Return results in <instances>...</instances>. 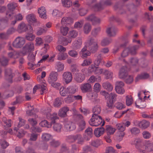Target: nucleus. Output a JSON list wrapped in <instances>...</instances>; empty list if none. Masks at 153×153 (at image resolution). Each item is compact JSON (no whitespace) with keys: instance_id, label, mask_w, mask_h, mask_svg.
<instances>
[{"instance_id":"nucleus-2","label":"nucleus","mask_w":153,"mask_h":153,"mask_svg":"<svg viewBox=\"0 0 153 153\" xmlns=\"http://www.w3.org/2000/svg\"><path fill=\"white\" fill-rule=\"evenodd\" d=\"M59 119L57 114L54 113L51 116V125L53 124L54 130L57 132H60L62 128V125L58 123H56L55 120Z\"/></svg>"},{"instance_id":"nucleus-4","label":"nucleus","mask_w":153,"mask_h":153,"mask_svg":"<svg viewBox=\"0 0 153 153\" xmlns=\"http://www.w3.org/2000/svg\"><path fill=\"white\" fill-rule=\"evenodd\" d=\"M102 121V119L101 116L98 115H93L89 123L91 126H97L100 125Z\"/></svg>"},{"instance_id":"nucleus-18","label":"nucleus","mask_w":153,"mask_h":153,"mask_svg":"<svg viewBox=\"0 0 153 153\" xmlns=\"http://www.w3.org/2000/svg\"><path fill=\"white\" fill-rule=\"evenodd\" d=\"M81 119L78 120V125L79 128L81 130H83L85 128V123L83 119V117L80 115Z\"/></svg>"},{"instance_id":"nucleus-46","label":"nucleus","mask_w":153,"mask_h":153,"mask_svg":"<svg viewBox=\"0 0 153 153\" xmlns=\"http://www.w3.org/2000/svg\"><path fill=\"white\" fill-rule=\"evenodd\" d=\"M27 58L29 62L34 63L35 60V54L30 53L29 54Z\"/></svg>"},{"instance_id":"nucleus-6","label":"nucleus","mask_w":153,"mask_h":153,"mask_svg":"<svg viewBox=\"0 0 153 153\" xmlns=\"http://www.w3.org/2000/svg\"><path fill=\"white\" fill-rule=\"evenodd\" d=\"M62 79L66 84H68L71 82L72 79V76L71 73L69 72H65L63 73L62 75Z\"/></svg>"},{"instance_id":"nucleus-28","label":"nucleus","mask_w":153,"mask_h":153,"mask_svg":"<svg viewBox=\"0 0 153 153\" xmlns=\"http://www.w3.org/2000/svg\"><path fill=\"white\" fill-rule=\"evenodd\" d=\"M81 54L82 57L84 58H86L87 56H89L91 54V53L84 47L82 50Z\"/></svg>"},{"instance_id":"nucleus-14","label":"nucleus","mask_w":153,"mask_h":153,"mask_svg":"<svg viewBox=\"0 0 153 153\" xmlns=\"http://www.w3.org/2000/svg\"><path fill=\"white\" fill-rule=\"evenodd\" d=\"M116 130V129L115 128L110 125L106 126L105 130L108 135H111L113 134Z\"/></svg>"},{"instance_id":"nucleus-27","label":"nucleus","mask_w":153,"mask_h":153,"mask_svg":"<svg viewBox=\"0 0 153 153\" xmlns=\"http://www.w3.org/2000/svg\"><path fill=\"white\" fill-rule=\"evenodd\" d=\"M27 29V27L24 23H22L19 25L18 28V30L19 33L25 31Z\"/></svg>"},{"instance_id":"nucleus-32","label":"nucleus","mask_w":153,"mask_h":153,"mask_svg":"<svg viewBox=\"0 0 153 153\" xmlns=\"http://www.w3.org/2000/svg\"><path fill=\"white\" fill-rule=\"evenodd\" d=\"M31 33H28L26 36V38L27 39L30 41H33L35 39V36L33 34V30L31 29Z\"/></svg>"},{"instance_id":"nucleus-54","label":"nucleus","mask_w":153,"mask_h":153,"mask_svg":"<svg viewBox=\"0 0 153 153\" xmlns=\"http://www.w3.org/2000/svg\"><path fill=\"white\" fill-rule=\"evenodd\" d=\"M91 30V27L90 25L87 24L85 25L84 27V32L86 33H89Z\"/></svg>"},{"instance_id":"nucleus-38","label":"nucleus","mask_w":153,"mask_h":153,"mask_svg":"<svg viewBox=\"0 0 153 153\" xmlns=\"http://www.w3.org/2000/svg\"><path fill=\"white\" fill-rule=\"evenodd\" d=\"M101 85L98 83H96L93 87L94 91L96 93H98L99 92L101 89Z\"/></svg>"},{"instance_id":"nucleus-37","label":"nucleus","mask_w":153,"mask_h":153,"mask_svg":"<svg viewBox=\"0 0 153 153\" xmlns=\"http://www.w3.org/2000/svg\"><path fill=\"white\" fill-rule=\"evenodd\" d=\"M39 125L43 127H46L47 128L51 127V124L48 123V122L46 120H44L41 121L39 123Z\"/></svg>"},{"instance_id":"nucleus-60","label":"nucleus","mask_w":153,"mask_h":153,"mask_svg":"<svg viewBox=\"0 0 153 153\" xmlns=\"http://www.w3.org/2000/svg\"><path fill=\"white\" fill-rule=\"evenodd\" d=\"M68 54L70 56L74 57H76L78 55L76 51L74 50L69 51L68 52Z\"/></svg>"},{"instance_id":"nucleus-31","label":"nucleus","mask_w":153,"mask_h":153,"mask_svg":"<svg viewBox=\"0 0 153 153\" xmlns=\"http://www.w3.org/2000/svg\"><path fill=\"white\" fill-rule=\"evenodd\" d=\"M101 110V107L99 105H98L94 107L93 109L94 113L93 115H98L100 113Z\"/></svg>"},{"instance_id":"nucleus-53","label":"nucleus","mask_w":153,"mask_h":153,"mask_svg":"<svg viewBox=\"0 0 153 153\" xmlns=\"http://www.w3.org/2000/svg\"><path fill=\"white\" fill-rule=\"evenodd\" d=\"M56 49L60 52H64L66 50V48L60 45H59L56 48Z\"/></svg>"},{"instance_id":"nucleus-62","label":"nucleus","mask_w":153,"mask_h":153,"mask_svg":"<svg viewBox=\"0 0 153 153\" xmlns=\"http://www.w3.org/2000/svg\"><path fill=\"white\" fill-rule=\"evenodd\" d=\"M101 60V56L99 55L98 56L97 59L95 60L94 62V65L96 66H98L100 65Z\"/></svg>"},{"instance_id":"nucleus-11","label":"nucleus","mask_w":153,"mask_h":153,"mask_svg":"<svg viewBox=\"0 0 153 153\" xmlns=\"http://www.w3.org/2000/svg\"><path fill=\"white\" fill-rule=\"evenodd\" d=\"M71 90L72 89L71 88H66L62 86L60 89V94L62 96H65L67 95L72 93L71 92Z\"/></svg>"},{"instance_id":"nucleus-51","label":"nucleus","mask_w":153,"mask_h":153,"mask_svg":"<svg viewBox=\"0 0 153 153\" xmlns=\"http://www.w3.org/2000/svg\"><path fill=\"white\" fill-rule=\"evenodd\" d=\"M28 68L32 70H33L35 69L34 66H36V67H37L39 66V65H36L34 64V63L32 62H29L28 63Z\"/></svg>"},{"instance_id":"nucleus-3","label":"nucleus","mask_w":153,"mask_h":153,"mask_svg":"<svg viewBox=\"0 0 153 153\" xmlns=\"http://www.w3.org/2000/svg\"><path fill=\"white\" fill-rule=\"evenodd\" d=\"M38 117V115H36L35 118H30L28 120V123L32 126L31 128L32 131L35 132L41 131V130L39 128L35 127L38 123L37 118Z\"/></svg>"},{"instance_id":"nucleus-1","label":"nucleus","mask_w":153,"mask_h":153,"mask_svg":"<svg viewBox=\"0 0 153 153\" xmlns=\"http://www.w3.org/2000/svg\"><path fill=\"white\" fill-rule=\"evenodd\" d=\"M128 69L126 67L121 68L120 71L119 77L120 78L125 79V82L128 84L132 83L134 80L132 76L127 74Z\"/></svg>"},{"instance_id":"nucleus-10","label":"nucleus","mask_w":153,"mask_h":153,"mask_svg":"<svg viewBox=\"0 0 153 153\" xmlns=\"http://www.w3.org/2000/svg\"><path fill=\"white\" fill-rule=\"evenodd\" d=\"M85 46L88 49H96L97 48V44L96 42H93L92 39L86 42Z\"/></svg>"},{"instance_id":"nucleus-8","label":"nucleus","mask_w":153,"mask_h":153,"mask_svg":"<svg viewBox=\"0 0 153 153\" xmlns=\"http://www.w3.org/2000/svg\"><path fill=\"white\" fill-rule=\"evenodd\" d=\"M58 74L57 72L52 71L50 73L48 79V82L50 84L57 81L58 79Z\"/></svg>"},{"instance_id":"nucleus-44","label":"nucleus","mask_w":153,"mask_h":153,"mask_svg":"<svg viewBox=\"0 0 153 153\" xmlns=\"http://www.w3.org/2000/svg\"><path fill=\"white\" fill-rule=\"evenodd\" d=\"M62 101L60 99L57 98L55 100L54 105L55 107H59L62 104Z\"/></svg>"},{"instance_id":"nucleus-63","label":"nucleus","mask_w":153,"mask_h":153,"mask_svg":"<svg viewBox=\"0 0 153 153\" xmlns=\"http://www.w3.org/2000/svg\"><path fill=\"white\" fill-rule=\"evenodd\" d=\"M143 137L145 139H148L151 136L150 134L147 131L143 132Z\"/></svg>"},{"instance_id":"nucleus-29","label":"nucleus","mask_w":153,"mask_h":153,"mask_svg":"<svg viewBox=\"0 0 153 153\" xmlns=\"http://www.w3.org/2000/svg\"><path fill=\"white\" fill-rule=\"evenodd\" d=\"M149 74L146 73H143L140 75H138L136 78V80L138 81L139 79H146L149 78Z\"/></svg>"},{"instance_id":"nucleus-16","label":"nucleus","mask_w":153,"mask_h":153,"mask_svg":"<svg viewBox=\"0 0 153 153\" xmlns=\"http://www.w3.org/2000/svg\"><path fill=\"white\" fill-rule=\"evenodd\" d=\"M69 110V109L67 107H64L59 111V115L61 117H65L67 116V112Z\"/></svg>"},{"instance_id":"nucleus-52","label":"nucleus","mask_w":153,"mask_h":153,"mask_svg":"<svg viewBox=\"0 0 153 153\" xmlns=\"http://www.w3.org/2000/svg\"><path fill=\"white\" fill-rule=\"evenodd\" d=\"M105 153H117L116 150L112 147L107 148Z\"/></svg>"},{"instance_id":"nucleus-17","label":"nucleus","mask_w":153,"mask_h":153,"mask_svg":"<svg viewBox=\"0 0 153 153\" xmlns=\"http://www.w3.org/2000/svg\"><path fill=\"white\" fill-rule=\"evenodd\" d=\"M73 19L69 17H64L62 19L61 23L62 25H67L73 23Z\"/></svg>"},{"instance_id":"nucleus-25","label":"nucleus","mask_w":153,"mask_h":153,"mask_svg":"<svg viewBox=\"0 0 153 153\" xmlns=\"http://www.w3.org/2000/svg\"><path fill=\"white\" fill-rule=\"evenodd\" d=\"M142 143V140L140 138H136L134 140L132 141V144L135 145L136 148L137 149H139L141 146Z\"/></svg>"},{"instance_id":"nucleus-57","label":"nucleus","mask_w":153,"mask_h":153,"mask_svg":"<svg viewBox=\"0 0 153 153\" xmlns=\"http://www.w3.org/2000/svg\"><path fill=\"white\" fill-rule=\"evenodd\" d=\"M97 79L93 75L89 78L88 82L89 83H93L97 81Z\"/></svg>"},{"instance_id":"nucleus-48","label":"nucleus","mask_w":153,"mask_h":153,"mask_svg":"<svg viewBox=\"0 0 153 153\" xmlns=\"http://www.w3.org/2000/svg\"><path fill=\"white\" fill-rule=\"evenodd\" d=\"M115 106L116 108L119 110L122 109L123 108H125V106L123 103L122 102H118L115 104Z\"/></svg>"},{"instance_id":"nucleus-45","label":"nucleus","mask_w":153,"mask_h":153,"mask_svg":"<svg viewBox=\"0 0 153 153\" xmlns=\"http://www.w3.org/2000/svg\"><path fill=\"white\" fill-rule=\"evenodd\" d=\"M35 45L37 46H39L43 44L44 41L43 39L41 38L37 37L35 40Z\"/></svg>"},{"instance_id":"nucleus-55","label":"nucleus","mask_w":153,"mask_h":153,"mask_svg":"<svg viewBox=\"0 0 153 153\" xmlns=\"http://www.w3.org/2000/svg\"><path fill=\"white\" fill-rule=\"evenodd\" d=\"M1 145L3 149L6 148L8 145V143L4 140H1L0 141Z\"/></svg>"},{"instance_id":"nucleus-5","label":"nucleus","mask_w":153,"mask_h":153,"mask_svg":"<svg viewBox=\"0 0 153 153\" xmlns=\"http://www.w3.org/2000/svg\"><path fill=\"white\" fill-rule=\"evenodd\" d=\"M27 19L29 23L33 26H37L39 23L37 21L35 16L33 14H30L27 16Z\"/></svg>"},{"instance_id":"nucleus-42","label":"nucleus","mask_w":153,"mask_h":153,"mask_svg":"<svg viewBox=\"0 0 153 153\" xmlns=\"http://www.w3.org/2000/svg\"><path fill=\"white\" fill-rule=\"evenodd\" d=\"M68 56L66 53H63L59 54L58 55V59L59 60H64L67 59Z\"/></svg>"},{"instance_id":"nucleus-64","label":"nucleus","mask_w":153,"mask_h":153,"mask_svg":"<svg viewBox=\"0 0 153 153\" xmlns=\"http://www.w3.org/2000/svg\"><path fill=\"white\" fill-rule=\"evenodd\" d=\"M114 103L112 101L108 100L107 102L106 106L108 108L111 109L113 108Z\"/></svg>"},{"instance_id":"nucleus-43","label":"nucleus","mask_w":153,"mask_h":153,"mask_svg":"<svg viewBox=\"0 0 153 153\" xmlns=\"http://www.w3.org/2000/svg\"><path fill=\"white\" fill-rule=\"evenodd\" d=\"M62 1L64 7H69L72 5V2L69 0H62Z\"/></svg>"},{"instance_id":"nucleus-50","label":"nucleus","mask_w":153,"mask_h":153,"mask_svg":"<svg viewBox=\"0 0 153 153\" xmlns=\"http://www.w3.org/2000/svg\"><path fill=\"white\" fill-rule=\"evenodd\" d=\"M91 63L92 60L91 59H86L84 60L83 63L81 65L83 66H87L90 65Z\"/></svg>"},{"instance_id":"nucleus-13","label":"nucleus","mask_w":153,"mask_h":153,"mask_svg":"<svg viewBox=\"0 0 153 153\" xmlns=\"http://www.w3.org/2000/svg\"><path fill=\"white\" fill-rule=\"evenodd\" d=\"M89 70L91 73L94 72L95 74H101L103 72V70L102 69H100L98 67H96L95 66L89 67Z\"/></svg>"},{"instance_id":"nucleus-40","label":"nucleus","mask_w":153,"mask_h":153,"mask_svg":"<svg viewBox=\"0 0 153 153\" xmlns=\"http://www.w3.org/2000/svg\"><path fill=\"white\" fill-rule=\"evenodd\" d=\"M103 87L109 91H111L113 89L112 86L109 82H105L103 84Z\"/></svg>"},{"instance_id":"nucleus-56","label":"nucleus","mask_w":153,"mask_h":153,"mask_svg":"<svg viewBox=\"0 0 153 153\" xmlns=\"http://www.w3.org/2000/svg\"><path fill=\"white\" fill-rule=\"evenodd\" d=\"M105 74L106 76V78L107 79L112 77L113 73L107 70H106L105 72Z\"/></svg>"},{"instance_id":"nucleus-15","label":"nucleus","mask_w":153,"mask_h":153,"mask_svg":"<svg viewBox=\"0 0 153 153\" xmlns=\"http://www.w3.org/2000/svg\"><path fill=\"white\" fill-rule=\"evenodd\" d=\"M38 13L40 16L43 19L46 18V10L44 7H41L38 9Z\"/></svg>"},{"instance_id":"nucleus-61","label":"nucleus","mask_w":153,"mask_h":153,"mask_svg":"<svg viewBox=\"0 0 153 153\" xmlns=\"http://www.w3.org/2000/svg\"><path fill=\"white\" fill-rule=\"evenodd\" d=\"M111 28H107L106 32L108 35L109 36H114L115 35V32L114 31L111 32Z\"/></svg>"},{"instance_id":"nucleus-39","label":"nucleus","mask_w":153,"mask_h":153,"mask_svg":"<svg viewBox=\"0 0 153 153\" xmlns=\"http://www.w3.org/2000/svg\"><path fill=\"white\" fill-rule=\"evenodd\" d=\"M69 30V28L67 27H62L60 28V32L64 36L67 35Z\"/></svg>"},{"instance_id":"nucleus-30","label":"nucleus","mask_w":153,"mask_h":153,"mask_svg":"<svg viewBox=\"0 0 153 153\" xmlns=\"http://www.w3.org/2000/svg\"><path fill=\"white\" fill-rule=\"evenodd\" d=\"M71 39L69 37L67 38L63 37L62 39V42L61 44H62L63 45L66 46L68 45L69 43H70L71 42Z\"/></svg>"},{"instance_id":"nucleus-49","label":"nucleus","mask_w":153,"mask_h":153,"mask_svg":"<svg viewBox=\"0 0 153 153\" xmlns=\"http://www.w3.org/2000/svg\"><path fill=\"white\" fill-rule=\"evenodd\" d=\"M131 133L132 135H135L140 132V130L137 128L134 127L132 128L130 130Z\"/></svg>"},{"instance_id":"nucleus-58","label":"nucleus","mask_w":153,"mask_h":153,"mask_svg":"<svg viewBox=\"0 0 153 153\" xmlns=\"http://www.w3.org/2000/svg\"><path fill=\"white\" fill-rule=\"evenodd\" d=\"M78 35L77 32L76 31L73 30L70 32V36L71 39V38H74L77 36Z\"/></svg>"},{"instance_id":"nucleus-47","label":"nucleus","mask_w":153,"mask_h":153,"mask_svg":"<svg viewBox=\"0 0 153 153\" xmlns=\"http://www.w3.org/2000/svg\"><path fill=\"white\" fill-rule=\"evenodd\" d=\"M115 90L119 94H123L125 92V90L123 87L121 88L118 86H116Z\"/></svg>"},{"instance_id":"nucleus-33","label":"nucleus","mask_w":153,"mask_h":153,"mask_svg":"<svg viewBox=\"0 0 153 153\" xmlns=\"http://www.w3.org/2000/svg\"><path fill=\"white\" fill-rule=\"evenodd\" d=\"M116 126L117 131H124L125 130L126 127L124 126L123 123L117 124Z\"/></svg>"},{"instance_id":"nucleus-59","label":"nucleus","mask_w":153,"mask_h":153,"mask_svg":"<svg viewBox=\"0 0 153 153\" xmlns=\"http://www.w3.org/2000/svg\"><path fill=\"white\" fill-rule=\"evenodd\" d=\"M19 123L18 126L19 127H20L23 126L25 125V121L24 120L22 119L20 117L19 118Z\"/></svg>"},{"instance_id":"nucleus-21","label":"nucleus","mask_w":153,"mask_h":153,"mask_svg":"<svg viewBox=\"0 0 153 153\" xmlns=\"http://www.w3.org/2000/svg\"><path fill=\"white\" fill-rule=\"evenodd\" d=\"M71 141H69V142H72L76 140H78V143L80 144H82L84 142L82 138L80 135H78L76 137H71L70 138Z\"/></svg>"},{"instance_id":"nucleus-19","label":"nucleus","mask_w":153,"mask_h":153,"mask_svg":"<svg viewBox=\"0 0 153 153\" xmlns=\"http://www.w3.org/2000/svg\"><path fill=\"white\" fill-rule=\"evenodd\" d=\"M145 149L148 151H153V143L149 141H146L144 143Z\"/></svg>"},{"instance_id":"nucleus-7","label":"nucleus","mask_w":153,"mask_h":153,"mask_svg":"<svg viewBox=\"0 0 153 153\" xmlns=\"http://www.w3.org/2000/svg\"><path fill=\"white\" fill-rule=\"evenodd\" d=\"M25 41L23 38L17 37L13 43V45L16 48H19L22 46L25 43Z\"/></svg>"},{"instance_id":"nucleus-9","label":"nucleus","mask_w":153,"mask_h":153,"mask_svg":"<svg viewBox=\"0 0 153 153\" xmlns=\"http://www.w3.org/2000/svg\"><path fill=\"white\" fill-rule=\"evenodd\" d=\"M80 89L83 93L89 92L92 89L91 84L88 83H85L81 85Z\"/></svg>"},{"instance_id":"nucleus-35","label":"nucleus","mask_w":153,"mask_h":153,"mask_svg":"<svg viewBox=\"0 0 153 153\" xmlns=\"http://www.w3.org/2000/svg\"><path fill=\"white\" fill-rule=\"evenodd\" d=\"M3 122L5 124L4 126H6L7 127H11V120H7L5 117H3L2 119Z\"/></svg>"},{"instance_id":"nucleus-26","label":"nucleus","mask_w":153,"mask_h":153,"mask_svg":"<svg viewBox=\"0 0 153 153\" xmlns=\"http://www.w3.org/2000/svg\"><path fill=\"white\" fill-rule=\"evenodd\" d=\"M149 123L145 120H142L139 123L140 127L143 129L147 128L149 126Z\"/></svg>"},{"instance_id":"nucleus-24","label":"nucleus","mask_w":153,"mask_h":153,"mask_svg":"<svg viewBox=\"0 0 153 153\" xmlns=\"http://www.w3.org/2000/svg\"><path fill=\"white\" fill-rule=\"evenodd\" d=\"M87 20L88 21H91L93 22V24L99 23L100 22V20L99 19L95 17L94 15H92L87 18Z\"/></svg>"},{"instance_id":"nucleus-22","label":"nucleus","mask_w":153,"mask_h":153,"mask_svg":"<svg viewBox=\"0 0 153 153\" xmlns=\"http://www.w3.org/2000/svg\"><path fill=\"white\" fill-rule=\"evenodd\" d=\"M126 104L128 106H130L133 103V100L131 95H127L126 97Z\"/></svg>"},{"instance_id":"nucleus-36","label":"nucleus","mask_w":153,"mask_h":153,"mask_svg":"<svg viewBox=\"0 0 153 153\" xmlns=\"http://www.w3.org/2000/svg\"><path fill=\"white\" fill-rule=\"evenodd\" d=\"M125 135V133L124 131H117L116 134L117 139L119 140H121Z\"/></svg>"},{"instance_id":"nucleus-20","label":"nucleus","mask_w":153,"mask_h":153,"mask_svg":"<svg viewBox=\"0 0 153 153\" xmlns=\"http://www.w3.org/2000/svg\"><path fill=\"white\" fill-rule=\"evenodd\" d=\"M104 131L103 128H97L94 131V134L97 137H99L104 133Z\"/></svg>"},{"instance_id":"nucleus-34","label":"nucleus","mask_w":153,"mask_h":153,"mask_svg":"<svg viewBox=\"0 0 153 153\" xmlns=\"http://www.w3.org/2000/svg\"><path fill=\"white\" fill-rule=\"evenodd\" d=\"M64 67L63 64L61 62H59L56 64V68L58 72H60L63 70Z\"/></svg>"},{"instance_id":"nucleus-23","label":"nucleus","mask_w":153,"mask_h":153,"mask_svg":"<svg viewBox=\"0 0 153 153\" xmlns=\"http://www.w3.org/2000/svg\"><path fill=\"white\" fill-rule=\"evenodd\" d=\"M85 75L81 73H78L76 74L75 79L79 82H81L85 79Z\"/></svg>"},{"instance_id":"nucleus-12","label":"nucleus","mask_w":153,"mask_h":153,"mask_svg":"<svg viewBox=\"0 0 153 153\" xmlns=\"http://www.w3.org/2000/svg\"><path fill=\"white\" fill-rule=\"evenodd\" d=\"M34 49V46L33 43H31L27 44L24 48L23 55H25L27 52L33 50Z\"/></svg>"},{"instance_id":"nucleus-41","label":"nucleus","mask_w":153,"mask_h":153,"mask_svg":"<svg viewBox=\"0 0 153 153\" xmlns=\"http://www.w3.org/2000/svg\"><path fill=\"white\" fill-rule=\"evenodd\" d=\"M117 96L116 94L111 93L109 95L108 100L114 102L116 101Z\"/></svg>"}]
</instances>
